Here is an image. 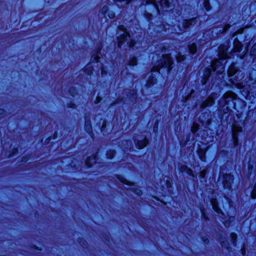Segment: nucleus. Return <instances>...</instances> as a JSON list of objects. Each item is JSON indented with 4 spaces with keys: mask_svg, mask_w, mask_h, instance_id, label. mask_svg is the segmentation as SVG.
I'll list each match as a JSON object with an SVG mask.
<instances>
[{
    "mask_svg": "<svg viewBox=\"0 0 256 256\" xmlns=\"http://www.w3.org/2000/svg\"><path fill=\"white\" fill-rule=\"evenodd\" d=\"M236 94L232 92H227L223 96L219 101L220 106L222 107L226 106V110L228 112H230L228 110V106L230 102L233 103V100L235 99Z\"/></svg>",
    "mask_w": 256,
    "mask_h": 256,
    "instance_id": "obj_7",
    "label": "nucleus"
},
{
    "mask_svg": "<svg viewBox=\"0 0 256 256\" xmlns=\"http://www.w3.org/2000/svg\"><path fill=\"white\" fill-rule=\"evenodd\" d=\"M115 151L113 150H110L107 152L106 156L108 158H112L115 154Z\"/></svg>",
    "mask_w": 256,
    "mask_h": 256,
    "instance_id": "obj_29",
    "label": "nucleus"
},
{
    "mask_svg": "<svg viewBox=\"0 0 256 256\" xmlns=\"http://www.w3.org/2000/svg\"><path fill=\"white\" fill-rule=\"evenodd\" d=\"M100 50H101V46H100V48H98L97 53H100Z\"/></svg>",
    "mask_w": 256,
    "mask_h": 256,
    "instance_id": "obj_48",
    "label": "nucleus"
},
{
    "mask_svg": "<svg viewBox=\"0 0 256 256\" xmlns=\"http://www.w3.org/2000/svg\"><path fill=\"white\" fill-rule=\"evenodd\" d=\"M135 0H114L115 2L118 6H124L131 2H134Z\"/></svg>",
    "mask_w": 256,
    "mask_h": 256,
    "instance_id": "obj_20",
    "label": "nucleus"
},
{
    "mask_svg": "<svg viewBox=\"0 0 256 256\" xmlns=\"http://www.w3.org/2000/svg\"><path fill=\"white\" fill-rule=\"evenodd\" d=\"M162 52H166V48H162Z\"/></svg>",
    "mask_w": 256,
    "mask_h": 256,
    "instance_id": "obj_49",
    "label": "nucleus"
},
{
    "mask_svg": "<svg viewBox=\"0 0 256 256\" xmlns=\"http://www.w3.org/2000/svg\"><path fill=\"white\" fill-rule=\"evenodd\" d=\"M84 128L86 132L92 136L93 137L92 132V126L90 122L88 120H86Z\"/></svg>",
    "mask_w": 256,
    "mask_h": 256,
    "instance_id": "obj_18",
    "label": "nucleus"
},
{
    "mask_svg": "<svg viewBox=\"0 0 256 256\" xmlns=\"http://www.w3.org/2000/svg\"><path fill=\"white\" fill-rule=\"evenodd\" d=\"M228 44H221L218 47V56L220 60H214L210 67L204 68L203 70V76L202 80V83L204 84L206 83L208 78L210 77L212 72H216L218 74H222L224 71L225 63L223 61L230 58L231 56L228 54Z\"/></svg>",
    "mask_w": 256,
    "mask_h": 256,
    "instance_id": "obj_1",
    "label": "nucleus"
},
{
    "mask_svg": "<svg viewBox=\"0 0 256 256\" xmlns=\"http://www.w3.org/2000/svg\"><path fill=\"white\" fill-rule=\"evenodd\" d=\"M236 115H237V116L238 118V117H239V116H238V115H239V114H237Z\"/></svg>",
    "mask_w": 256,
    "mask_h": 256,
    "instance_id": "obj_55",
    "label": "nucleus"
},
{
    "mask_svg": "<svg viewBox=\"0 0 256 256\" xmlns=\"http://www.w3.org/2000/svg\"><path fill=\"white\" fill-rule=\"evenodd\" d=\"M211 204L212 206V208L215 212L220 214L222 213V211L218 206V202L216 199H212L210 200Z\"/></svg>",
    "mask_w": 256,
    "mask_h": 256,
    "instance_id": "obj_17",
    "label": "nucleus"
},
{
    "mask_svg": "<svg viewBox=\"0 0 256 256\" xmlns=\"http://www.w3.org/2000/svg\"><path fill=\"white\" fill-rule=\"evenodd\" d=\"M249 80H250V81H252V82L253 81V79H251V78H250Z\"/></svg>",
    "mask_w": 256,
    "mask_h": 256,
    "instance_id": "obj_53",
    "label": "nucleus"
},
{
    "mask_svg": "<svg viewBox=\"0 0 256 256\" xmlns=\"http://www.w3.org/2000/svg\"><path fill=\"white\" fill-rule=\"evenodd\" d=\"M232 242L234 246H236L237 235L234 233H232L230 234Z\"/></svg>",
    "mask_w": 256,
    "mask_h": 256,
    "instance_id": "obj_28",
    "label": "nucleus"
},
{
    "mask_svg": "<svg viewBox=\"0 0 256 256\" xmlns=\"http://www.w3.org/2000/svg\"><path fill=\"white\" fill-rule=\"evenodd\" d=\"M250 55L254 57V62L256 61V44H254L250 50Z\"/></svg>",
    "mask_w": 256,
    "mask_h": 256,
    "instance_id": "obj_23",
    "label": "nucleus"
},
{
    "mask_svg": "<svg viewBox=\"0 0 256 256\" xmlns=\"http://www.w3.org/2000/svg\"><path fill=\"white\" fill-rule=\"evenodd\" d=\"M182 52V50H180V52L178 54V56H176V60H177V62H182L183 60H184L185 59V56L184 55H182L181 54V52Z\"/></svg>",
    "mask_w": 256,
    "mask_h": 256,
    "instance_id": "obj_24",
    "label": "nucleus"
},
{
    "mask_svg": "<svg viewBox=\"0 0 256 256\" xmlns=\"http://www.w3.org/2000/svg\"><path fill=\"white\" fill-rule=\"evenodd\" d=\"M190 136L189 135L188 136H187L186 140H180V145L182 146H184L186 144V142L190 140Z\"/></svg>",
    "mask_w": 256,
    "mask_h": 256,
    "instance_id": "obj_32",
    "label": "nucleus"
},
{
    "mask_svg": "<svg viewBox=\"0 0 256 256\" xmlns=\"http://www.w3.org/2000/svg\"><path fill=\"white\" fill-rule=\"evenodd\" d=\"M186 85L184 86L180 94L182 95V98L184 101L183 106H186L187 105L191 104L194 105V107H199L202 109L206 108L212 106L214 102V98H216V94H212L206 100H205L202 103L198 104L195 102L194 96H192L194 93V90L192 89L189 88L185 90Z\"/></svg>",
    "mask_w": 256,
    "mask_h": 256,
    "instance_id": "obj_2",
    "label": "nucleus"
},
{
    "mask_svg": "<svg viewBox=\"0 0 256 256\" xmlns=\"http://www.w3.org/2000/svg\"><path fill=\"white\" fill-rule=\"evenodd\" d=\"M106 127V122L104 120L102 122V124L101 127V132H103V134H104L106 133L105 128Z\"/></svg>",
    "mask_w": 256,
    "mask_h": 256,
    "instance_id": "obj_34",
    "label": "nucleus"
},
{
    "mask_svg": "<svg viewBox=\"0 0 256 256\" xmlns=\"http://www.w3.org/2000/svg\"><path fill=\"white\" fill-rule=\"evenodd\" d=\"M242 255H244V250H243V248H242Z\"/></svg>",
    "mask_w": 256,
    "mask_h": 256,
    "instance_id": "obj_51",
    "label": "nucleus"
},
{
    "mask_svg": "<svg viewBox=\"0 0 256 256\" xmlns=\"http://www.w3.org/2000/svg\"><path fill=\"white\" fill-rule=\"evenodd\" d=\"M179 168L180 171L182 173L184 172L188 174V176H192L193 178L196 176L194 175L192 170L188 168L186 165H182Z\"/></svg>",
    "mask_w": 256,
    "mask_h": 256,
    "instance_id": "obj_15",
    "label": "nucleus"
},
{
    "mask_svg": "<svg viewBox=\"0 0 256 256\" xmlns=\"http://www.w3.org/2000/svg\"><path fill=\"white\" fill-rule=\"evenodd\" d=\"M202 214L203 216L204 217V218H205L206 219V218L205 217V216H204V212L202 211Z\"/></svg>",
    "mask_w": 256,
    "mask_h": 256,
    "instance_id": "obj_50",
    "label": "nucleus"
},
{
    "mask_svg": "<svg viewBox=\"0 0 256 256\" xmlns=\"http://www.w3.org/2000/svg\"><path fill=\"white\" fill-rule=\"evenodd\" d=\"M242 132V128L238 124L234 123L232 126V134L234 144L236 146L238 143V133Z\"/></svg>",
    "mask_w": 256,
    "mask_h": 256,
    "instance_id": "obj_12",
    "label": "nucleus"
},
{
    "mask_svg": "<svg viewBox=\"0 0 256 256\" xmlns=\"http://www.w3.org/2000/svg\"><path fill=\"white\" fill-rule=\"evenodd\" d=\"M172 61L170 54H163L162 58L158 61L157 66H154L152 69V72H158L162 74H168L172 70Z\"/></svg>",
    "mask_w": 256,
    "mask_h": 256,
    "instance_id": "obj_3",
    "label": "nucleus"
},
{
    "mask_svg": "<svg viewBox=\"0 0 256 256\" xmlns=\"http://www.w3.org/2000/svg\"><path fill=\"white\" fill-rule=\"evenodd\" d=\"M93 68L90 66H87L86 68V72L88 75H90L92 73Z\"/></svg>",
    "mask_w": 256,
    "mask_h": 256,
    "instance_id": "obj_31",
    "label": "nucleus"
},
{
    "mask_svg": "<svg viewBox=\"0 0 256 256\" xmlns=\"http://www.w3.org/2000/svg\"><path fill=\"white\" fill-rule=\"evenodd\" d=\"M198 22V18H192L190 20H183L182 22H179V24L178 26V30H177L176 29L174 30L176 33H179L180 32H186V30L192 26H195Z\"/></svg>",
    "mask_w": 256,
    "mask_h": 256,
    "instance_id": "obj_8",
    "label": "nucleus"
},
{
    "mask_svg": "<svg viewBox=\"0 0 256 256\" xmlns=\"http://www.w3.org/2000/svg\"><path fill=\"white\" fill-rule=\"evenodd\" d=\"M230 26L226 25V26L222 29V32H225L228 29L230 28Z\"/></svg>",
    "mask_w": 256,
    "mask_h": 256,
    "instance_id": "obj_40",
    "label": "nucleus"
},
{
    "mask_svg": "<svg viewBox=\"0 0 256 256\" xmlns=\"http://www.w3.org/2000/svg\"><path fill=\"white\" fill-rule=\"evenodd\" d=\"M166 185L168 188H170L172 186L171 181L170 180H167L166 182Z\"/></svg>",
    "mask_w": 256,
    "mask_h": 256,
    "instance_id": "obj_38",
    "label": "nucleus"
},
{
    "mask_svg": "<svg viewBox=\"0 0 256 256\" xmlns=\"http://www.w3.org/2000/svg\"><path fill=\"white\" fill-rule=\"evenodd\" d=\"M49 140H50V138L48 137Z\"/></svg>",
    "mask_w": 256,
    "mask_h": 256,
    "instance_id": "obj_57",
    "label": "nucleus"
},
{
    "mask_svg": "<svg viewBox=\"0 0 256 256\" xmlns=\"http://www.w3.org/2000/svg\"><path fill=\"white\" fill-rule=\"evenodd\" d=\"M206 174V170H204L200 172V176L202 178H205Z\"/></svg>",
    "mask_w": 256,
    "mask_h": 256,
    "instance_id": "obj_36",
    "label": "nucleus"
},
{
    "mask_svg": "<svg viewBox=\"0 0 256 256\" xmlns=\"http://www.w3.org/2000/svg\"><path fill=\"white\" fill-rule=\"evenodd\" d=\"M204 114H205V113H202V115H200V118H204Z\"/></svg>",
    "mask_w": 256,
    "mask_h": 256,
    "instance_id": "obj_47",
    "label": "nucleus"
},
{
    "mask_svg": "<svg viewBox=\"0 0 256 256\" xmlns=\"http://www.w3.org/2000/svg\"><path fill=\"white\" fill-rule=\"evenodd\" d=\"M125 143H126V146H122V148L123 149V150L124 151H126L127 150H128V149L129 148V147H130V146H132V142L131 141H125L124 142Z\"/></svg>",
    "mask_w": 256,
    "mask_h": 256,
    "instance_id": "obj_26",
    "label": "nucleus"
},
{
    "mask_svg": "<svg viewBox=\"0 0 256 256\" xmlns=\"http://www.w3.org/2000/svg\"><path fill=\"white\" fill-rule=\"evenodd\" d=\"M220 242L222 246L228 248V247L227 246V244H225V242L224 241H222V240H220Z\"/></svg>",
    "mask_w": 256,
    "mask_h": 256,
    "instance_id": "obj_41",
    "label": "nucleus"
},
{
    "mask_svg": "<svg viewBox=\"0 0 256 256\" xmlns=\"http://www.w3.org/2000/svg\"><path fill=\"white\" fill-rule=\"evenodd\" d=\"M96 156L92 155L91 157H88L86 160V164L88 167L91 166L94 164L96 162Z\"/></svg>",
    "mask_w": 256,
    "mask_h": 256,
    "instance_id": "obj_16",
    "label": "nucleus"
},
{
    "mask_svg": "<svg viewBox=\"0 0 256 256\" xmlns=\"http://www.w3.org/2000/svg\"><path fill=\"white\" fill-rule=\"evenodd\" d=\"M199 128V125L196 122H194L191 128V130L193 133H195L198 130Z\"/></svg>",
    "mask_w": 256,
    "mask_h": 256,
    "instance_id": "obj_27",
    "label": "nucleus"
},
{
    "mask_svg": "<svg viewBox=\"0 0 256 256\" xmlns=\"http://www.w3.org/2000/svg\"><path fill=\"white\" fill-rule=\"evenodd\" d=\"M118 29L123 32L122 34L118 37V46L120 48L122 45L126 44L130 48H134L140 44L134 42L130 39V36L123 26H119Z\"/></svg>",
    "mask_w": 256,
    "mask_h": 256,
    "instance_id": "obj_5",
    "label": "nucleus"
},
{
    "mask_svg": "<svg viewBox=\"0 0 256 256\" xmlns=\"http://www.w3.org/2000/svg\"><path fill=\"white\" fill-rule=\"evenodd\" d=\"M242 50V44L238 41H234V52H240Z\"/></svg>",
    "mask_w": 256,
    "mask_h": 256,
    "instance_id": "obj_19",
    "label": "nucleus"
},
{
    "mask_svg": "<svg viewBox=\"0 0 256 256\" xmlns=\"http://www.w3.org/2000/svg\"><path fill=\"white\" fill-rule=\"evenodd\" d=\"M206 240H204V242H205L206 243Z\"/></svg>",
    "mask_w": 256,
    "mask_h": 256,
    "instance_id": "obj_56",
    "label": "nucleus"
},
{
    "mask_svg": "<svg viewBox=\"0 0 256 256\" xmlns=\"http://www.w3.org/2000/svg\"><path fill=\"white\" fill-rule=\"evenodd\" d=\"M100 100H101V98L99 96H98L96 98V103L98 104V103L100 102Z\"/></svg>",
    "mask_w": 256,
    "mask_h": 256,
    "instance_id": "obj_44",
    "label": "nucleus"
},
{
    "mask_svg": "<svg viewBox=\"0 0 256 256\" xmlns=\"http://www.w3.org/2000/svg\"><path fill=\"white\" fill-rule=\"evenodd\" d=\"M238 68L236 67L235 64L232 63L230 66L228 71V77L229 80L232 84H235L238 88H242L245 85L242 86V84L241 83H236L238 81L242 80L244 78V76H238L240 72L236 75L238 73Z\"/></svg>",
    "mask_w": 256,
    "mask_h": 256,
    "instance_id": "obj_6",
    "label": "nucleus"
},
{
    "mask_svg": "<svg viewBox=\"0 0 256 256\" xmlns=\"http://www.w3.org/2000/svg\"><path fill=\"white\" fill-rule=\"evenodd\" d=\"M188 52L194 54L197 51L196 46L195 44H192L191 45L188 46Z\"/></svg>",
    "mask_w": 256,
    "mask_h": 256,
    "instance_id": "obj_21",
    "label": "nucleus"
},
{
    "mask_svg": "<svg viewBox=\"0 0 256 256\" xmlns=\"http://www.w3.org/2000/svg\"><path fill=\"white\" fill-rule=\"evenodd\" d=\"M134 142L136 144V145L140 149L145 147L148 142V141L146 136L143 137L142 136H141L140 140L134 139Z\"/></svg>",
    "mask_w": 256,
    "mask_h": 256,
    "instance_id": "obj_13",
    "label": "nucleus"
},
{
    "mask_svg": "<svg viewBox=\"0 0 256 256\" xmlns=\"http://www.w3.org/2000/svg\"><path fill=\"white\" fill-rule=\"evenodd\" d=\"M201 121V122L202 124V125L204 126L205 127L207 126L210 123V120L209 119H208L206 120V121H204V120H200Z\"/></svg>",
    "mask_w": 256,
    "mask_h": 256,
    "instance_id": "obj_35",
    "label": "nucleus"
},
{
    "mask_svg": "<svg viewBox=\"0 0 256 256\" xmlns=\"http://www.w3.org/2000/svg\"><path fill=\"white\" fill-rule=\"evenodd\" d=\"M152 14H148L147 16H146V18L148 19V21H150L151 20V18H152Z\"/></svg>",
    "mask_w": 256,
    "mask_h": 256,
    "instance_id": "obj_43",
    "label": "nucleus"
},
{
    "mask_svg": "<svg viewBox=\"0 0 256 256\" xmlns=\"http://www.w3.org/2000/svg\"><path fill=\"white\" fill-rule=\"evenodd\" d=\"M234 182V176L231 174H225L222 178V184L225 189L232 190V184Z\"/></svg>",
    "mask_w": 256,
    "mask_h": 256,
    "instance_id": "obj_11",
    "label": "nucleus"
},
{
    "mask_svg": "<svg viewBox=\"0 0 256 256\" xmlns=\"http://www.w3.org/2000/svg\"><path fill=\"white\" fill-rule=\"evenodd\" d=\"M156 79L154 76H152L151 79H150L148 80L146 86L148 88L152 86L156 82Z\"/></svg>",
    "mask_w": 256,
    "mask_h": 256,
    "instance_id": "obj_25",
    "label": "nucleus"
},
{
    "mask_svg": "<svg viewBox=\"0 0 256 256\" xmlns=\"http://www.w3.org/2000/svg\"><path fill=\"white\" fill-rule=\"evenodd\" d=\"M76 90L75 89L72 88V89L70 90V94L72 96H74V94H76Z\"/></svg>",
    "mask_w": 256,
    "mask_h": 256,
    "instance_id": "obj_39",
    "label": "nucleus"
},
{
    "mask_svg": "<svg viewBox=\"0 0 256 256\" xmlns=\"http://www.w3.org/2000/svg\"><path fill=\"white\" fill-rule=\"evenodd\" d=\"M125 92L126 94V96H124L120 98H118L117 100L116 103H119L120 102H124V103H125V102H127L128 101L132 102L134 100L136 99L137 94L136 90H125Z\"/></svg>",
    "mask_w": 256,
    "mask_h": 256,
    "instance_id": "obj_9",
    "label": "nucleus"
},
{
    "mask_svg": "<svg viewBox=\"0 0 256 256\" xmlns=\"http://www.w3.org/2000/svg\"><path fill=\"white\" fill-rule=\"evenodd\" d=\"M176 0H147L140 4H151L154 5V8H156L158 13L160 12H168L172 11L174 8L176 4Z\"/></svg>",
    "mask_w": 256,
    "mask_h": 256,
    "instance_id": "obj_4",
    "label": "nucleus"
},
{
    "mask_svg": "<svg viewBox=\"0 0 256 256\" xmlns=\"http://www.w3.org/2000/svg\"><path fill=\"white\" fill-rule=\"evenodd\" d=\"M251 196L253 199L256 198V184H255L254 189L252 192Z\"/></svg>",
    "mask_w": 256,
    "mask_h": 256,
    "instance_id": "obj_33",
    "label": "nucleus"
},
{
    "mask_svg": "<svg viewBox=\"0 0 256 256\" xmlns=\"http://www.w3.org/2000/svg\"><path fill=\"white\" fill-rule=\"evenodd\" d=\"M158 57H159V56H158V54H156V57L153 56V58H152L153 60H154L156 58L158 59Z\"/></svg>",
    "mask_w": 256,
    "mask_h": 256,
    "instance_id": "obj_45",
    "label": "nucleus"
},
{
    "mask_svg": "<svg viewBox=\"0 0 256 256\" xmlns=\"http://www.w3.org/2000/svg\"><path fill=\"white\" fill-rule=\"evenodd\" d=\"M164 28L165 30H168L169 29L168 28H166V26H164Z\"/></svg>",
    "mask_w": 256,
    "mask_h": 256,
    "instance_id": "obj_52",
    "label": "nucleus"
},
{
    "mask_svg": "<svg viewBox=\"0 0 256 256\" xmlns=\"http://www.w3.org/2000/svg\"><path fill=\"white\" fill-rule=\"evenodd\" d=\"M56 135V134H54V135ZM56 137V136H54V138H55Z\"/></svg>",
    "mask_w": 256,
    "mask_h": 256,
    "instance_id": "obj_54",
    "label": "nucleus"
},
{
    "mask_svg": "<svg viewBox=\"0 0 256 256\" xmlns=\"http://www.w3.org/2000/svg\"><path fill=\"white\" fill-rule=\"evenodd\" d=\"M94 56V60L96 62H100V57L96 55V56Z\"/></svg>",
    "mask_w": 256,
    "mask_h": 256,
    "instance_id": "obj_37",
    "label": "nucleus"
},
{
    "mask_svg": "<svg viewBox=\"0 0 256 256\" xmlns=\"http://www.w3.org/2000/svg\"><path fill=\"white\" fill-rule=\"evenodd\" d=\"M101 12L104 16H108L110 18H113L114 17V13L112 11L108 10V6H104L101 10Z\"/></svg>",
    "mask_w": 256,
    "mask_h": 256,
    "instance_id": "obj_14",
    "label": "nucleus"
},
{
    "mask_svg": "<svg viewBox=\"0 0 256 256\" xmlns=\"http://www.w3.org/2000/svg\"><path fill=\"white\" fill-rule=\"evenodd\" d=\"M198 155L202 161L204 162L206 160V152L204 150L200 149L198 151Z\"/></svg>",
    "mask_w": 256,
    "mask_h": 256,
    "instance_id": "obj_22",
    "label": "nucleus"
},
{
    "mask_svg": "<svg viewBox=\"0 0 256 256\" xmlns=\"http://www.w3.org/2000/svg\"><path fill=\"white\" fill-rule=\"evenodd\" d=\"M118 178L119 180L123 183V184H125L130 188L128 189H130V191H132V192L135 194H136L138 196H140L142 194V192L138 188H136L135 187V186L134 184H132L131 182L128 181L126 179H125L124 178L121 176H118Z\"/></svg>",
    "mask_w": 256,
    "mask_h": 256,
    "instance_id": "obj_10",
    "label": "nucleus"
},
{
    "mask_svg": "<svg viewBox=\"0 0 256 256\" xmlns=\"http://www.w3.org/2000/svg\"><path fill=\"white\" fill-rule=\"evenodd\" d=\"M137 64V60L136 58H132L129 62L128 64L130 66H136Z\"/></svg>",
    "mask_w": 256,
    "mask_h": 256,
    "instance_id": "obj_30",
    "label": "nucleus"
},
{
    "mask_svg": "<svg viewBox=\"0 0 256 256\" xmlns=\"http://www.w3.org/2000/svg\"><path fill=\"white\" fill-rule=\"evenodd\" d=\"M158 128V122H156L154 124V130L156 128Z\"/></svg>",
    "mask_w": 256,
    "mask_h": 256,
    "instance_id": "obj_46",
    "label": "nucleus"
},
{
    "mask_svg": "<svg viewBox=\"0 0 256 256\" xmlns=\"http://www.w3.org/2000/svg\"><path fill=\"white\" fill-rule=\"evenodd\" d=\"M101 72H102V75L103 76L104 74H106V72H105V70H104V67H102V70H101Z\"/></svg>",
    "mask_w": 256,
    "mask_h": 256,
    "instance_id": "obj_42",
    "label": "nucleus"
}]
</instances>
